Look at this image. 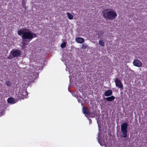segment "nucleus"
I'll list each match as a JSON object with an SVG mask.
<instances>
[{
  "label": "nucleus",
  "mask_w": 147,
  "mask_h": 147,
  "mask_svg": "<svg viewBox=\"0 0 147 147\" xmlns=\"http://www.w3.org/2000/svg\"><path fill=\"white\" fill-rule=\"evenodd\" d=\"M102 32H100L98 34V38H101V36H102Z\"/></svg>",
  "instance_id": "nucleus-18"
},
{
  "label": "nucleus",
  "mask_w": 147,
  "mask_h": 147,
  "mask_svg": "<svg viewBox=\"0 0 147 147\" xmlns=\"http://www.w3.org/2000/svg\"><path fill=\"white\" fill-rule=\"evenodd\" d=\"M11 58H10L9 57H8L7 58V59H9L10 58H11Z\"/></svg>",
  "instance_id": "nucleus-21"
},
{
  "label": "nucleus",
  "mask_w": 147,
  "mask_h": 147,
  "mask_svg": "<svg viewBox=\"0 0 147 147\" xmlns=\"http://www.w3.org/2000/svg\"><path fill=\"white\" fill-rule=\"evenodd\" d=\"M87 47V45L86 44H83L82 45V48L84 49H86Z\"/></svg>",
  "instance_id": "nucleus-19"
},
{
  "label": "nucleus",
  "mask_w": 147,
  "mask_h": 147,
  "mask_svg": "<svg viewBox=\"0 0 147 147\" xmlns=\"http://www.w3.org/2000/svg\"><path fill=\"white\" fill-rule=\"evenodd\" d=\"M36 73H35L34 71H32L30 72L28 78L30 80H35L37 77L36 75Z\"/></svg>",
  "instance_id": "nucleus-6"
},
{
  "label": "nucleus",
  "mask_w": 147,
  "mask_h": 147,
  "mask_svg": "<svg viewBox=\"0 0 147 147\" xmlns=\"http://www.w3.org/2000/svg\"><path fill=\"white\" fill-rule=\"evenodd\" d=\"M11 53L13 56L11 59L13 58L18 57L20 56L21 54V51L18 49L13 50L11 51Z\"/></svg>",
  "instance_id": "nucleus-4"
},
{
  "label": "nucleus",
  "mask_w": 147,
  "mask_h": 147,
  "mask_svg": "<svg viewBox=\"0 0 147 147\" xmlns=\"http://www.w3.org/2000/svg\"><path fill=\"white\" fill-rule=\"evenodd\" d=\"M28 93L27 91L25 90H24L22 92V94L21 96H19L22 99L25 98L28 96Z\"/></svg>",
  "instance_id": "nucleus-9"
},
{
  "label": "nucleus",
  "mask_w": 147,
  "mask_h": 147,
  "mask_svg": "<svg viewBox=\"0 0 147 147\" xmlns=\"http://www.w3.org/2000/svg\"><path fill=\"white\" fill-rule=\"evenodd\" d=\"M99 44L102 46H104L105 44L104 42H103V40H100L99 42Z\"/></svg>",
  "instance_id": "nucleus-15"
},
{
  "label": "nucleus",
  "mask_w": 147,
  "mask_h": 147,
  "mask_svg": "<svg viewBox=\"0 0 147 147\" xmlns=\"http://www.w3.org/2000/svg\"><path fill=\"white\" fill-rule=\"evenodd\" d=\"M11 84V82L10 81H7L6 82V85L7 86H10Z\"/></svg>",
  "instance_id": "nucleus-20"
},
{
  "label": "nucleus",
  "mask_w": 147,
  "mask_h": 147,
  "mask_svg": "<svg viewBox=\"0 0 147 147\" xmlns=\"http://www.w3.org/2000/svg\"><path fill=\"white\" fill-rule=\"evenodd\" d=\"M82 112L87 117H88V115L90 114V111L87 108L83 107L82 108Z\"/></svg>",
  "instance_id": "nucleus-8"
},
{
  "label": "nucleus",
  "mask_w": 147,
  "mask_h": 147,
  "mask_svg": "<svg viewBox=\"0 0 147 147\" xmlns=\"http://www.w3.org/2000/svg\"><path fill=\"white\" fill-rule=\"evenodd\" d=\"M114 81L117 87L121 89V90L123 89V85L120 80L117 78L115 79Z\"/></svg>",
  "instance_id": "nucleus-5"
},
{
  "label": "nucleus",
  "mask_w": 147,
  "mask_h": 147,
  "mask_svg": "<svg viewBox=\"0 0 147 147\" xmlns=\"http://www.w3.org/2000/svg\"><path fill=\"white\" fill-rule=\"evenodd\" d=\"M112 91L111 90L106 91L104 93V95L106 96H111L112 94Z\"/></svg>",
  "instance_id": "nucleus-10"
},
{
  "label": "nucleus",
  "mask_w": 147,
  "mask_h": 147,
  "mask_svg": "<svg viewBox=\"0 0 147 147\" xmlns=\"http://www.w3.org/2000/svg\"><path fill=\"white\" fill-rule=\"evenodd\" d=\"M18 33L20 36L22 35V44L24 46L27 45L28 41L32 40L34 38L37 37L36 34L26 28L19 30L18 31Z\"/></svg>",
  "instance_id": "nucleus-1"
},
{
  "label": "nucleus",
  "mask_w": 147,
  "mask_h": 147,
  "mask_svg": "<svg viewBox=\"0 0 147 147\" xmlns=\"http://www.w3.org/2000/svg\"><path fill=\"white\" fill-rule=\"evenodd\" d=\"M76 41L79 43H83L84 41V39L81 37H78L76 39Z\"/></svg>",
  "instance_id": "nucleus-11"
},
{
  "label": "nucleus",
  "mask_w": 147,
  "mask_h": 147,
  "mask_svg": "<svg viewBox=\"0 0 147 147\" xmlns=\"http://www.w3.org/2000/svg\"><path fill=\"white\" fill-rule=\"evenodd\" d=\"M67 15L68 18L69 19L71 20L73 19V16L72 14H71L69 12L67 13Z\"/></svg>",
  "instance_id": "nucleus-14"
},
{
  "label": "nucleus",
  "mask_w": 147,
  "mask_h": 147,
  "mask_svg": "<svg viewBox=\"0 0 147 147\" xmlns=\"http://www.w3.org/2000/svg\"><path fill=\"white\" fill-rule=\"evenodd\" d=\"M7 101L9 103H11L13 101V99L12 98H9L8 99Z\"/></svg>",
  "instance_id": "nucleus-16"
},
{
  "label": "nucleus",
  "mask_w": 147,
  "mask_h": 147,
  "mask_svg": "<svg viewBox=\"0 0 147 147\" xmlns=\"http://www.w3.org/2000/svg\"><path fill=\"white\" fill-rule=\"evenodd\" d=\"M115 97L113 96H112L110 97H108L104 98V99L108 101H111L114 100Z\"/></svg>",
  "instance_id": "nucleus-12"
},
{
  "label": "nucleus",
  "mask_w": 147,
  "mask_h": 147,
  "mask_svg": "<svg viewBox=\"0 0 147 147\" xmlns=\"http://www.w3.org/2000/svg\"><path fill=\"white\" fill-rule=\"evenodd\" d=\"M127 127L128 124L126 123H123L121 125V129L122 133V137L124 138L127 137Z\"/></svg>",
  "instance_id": "nucleus-3"
},
{
  "label": "nucleus",
  "mask_w": 147,
  "mask_h": 147,
  "mask_svg": "<svg viewBox=\"0 0 147 147\" xmlns=\"http://www.w3.org/2000/svg\"><path fill=\"white\" fill-rule=\"evenodd\" d=\"M88 117H87L88 118H94L95 117V115L94 112L90 113V114H88Z\"/></svg>",
  "instance_id": "nucleus-13"
},
{
  "label": "nucleus",
  "mask_w": 147,
  "mask_h": 147,
  "mask_svg": "<svg viewBox=\"0 0 147 147\" xmlns=\"http://www.w3.org/2000/svg\"><path fill=\"white\" fill-rule=\"evenodd\" d=\"M133 64L135 66L138 67H141L142 65V63L138 59L135 60L133 62Z\"/></svg>",
  "instance_id": "nucleus-7"
},
{
  "label": "nucleus",
  "mask_w": 147,
  "mask_h": 147,
  "mask_svg": "<svg viewBox=\"0 0 147 147\" xmlns=\"http://www.w3.org/2000/svg\"><path fill=\"white\" fill-rule=\"evenodd\" d=\"M66 46V42H63L61 45V47L62 48H64Z\"/></svg>",
  "instance_id": "nucleus-17"
},
{
  "label": "nucleus",
  "mask_w": 147,
  "mask_h": 147,
  "mask_svg": "<svg viewBox=\"0 0 147 147\" xmlns=\"http://www.w3.org/2000/svg\"><path fill=\"white\" fill-rule=\"evenodd\" d=\"M104 18L109 20H113L117 15L113 10L110 9H105L102 12Z\"/></svg>",
  "instance_id": "nucleus-2"
}]
</instances>
